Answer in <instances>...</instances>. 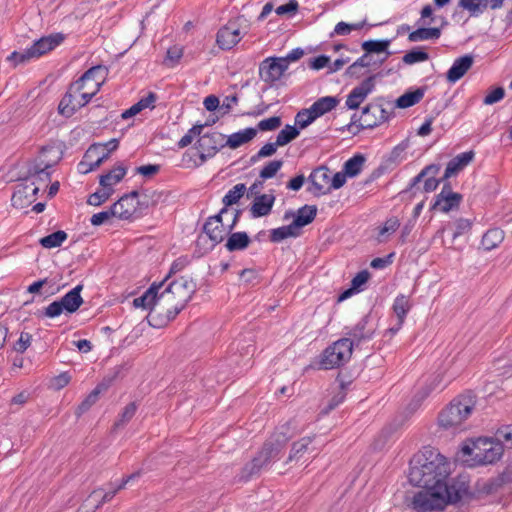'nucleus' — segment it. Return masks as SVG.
Returning <instances> with one entry per match:
<instances>
[{
  "instance_id": "1",
  "label": "nucleus",
  "mask_w": 512,
  "mask_h": 512,
  "mask_svg": "<svg viewBox=\"0 0 512 512\" xmlns=\"http://www.w3.org/2000/svg\"><path fill=\"white\" fill-rule=\"evenodd\" d=\"M449 463L436 449L424 447L410 461L408 479L413 486L423 490L413 496L412 508L416 512L443 510L447 505H456L471 500L472 493L463 481H447Z\"/></svg>"
},
{
  "instance_id": "2",
  "label": "nucleus",
  "mask_w": 512,
  "mask_h": 512,
  "mask_svg": "<svg viewBox=\"0 0 512 512\" xmlns=\"http://www.w3.org/2000/svg\"><path fill=\"white\" fill-rule=\"evenodd\" d=\"M476 405V395L467 391L455 397L438 415V424L443 429L456 430L471 416Z\"/></svg>"
},
{
  "instance_id": "3",
  "label": "nucleus",
  "mask_w": 512,
  "mask_h": 512,
  "mask_svg": "<svg viewBox=\"0 0 512 512\" xmlns=\"http://www.w3.org/2000/svg\"><path fill=\"white\" fill-rule=\"evenodd\" d=\"M464 456H469L473 466L493 464L503 455V444L489 438H478L461 448Z\"/></svg>"
},
{
  "instance_id": "4",
  "label": "nucleus",
  "mask_w": 512,
  "mask_h": 512,
  "mask_svg": "<svg viewBox=\"0 0 512 512\" xmlns=\"http://www.w3.org/2000/svg\"><path fill=\"white\" fill-rule=\"evenodd\" d=\"M352 344L347 339H338L333 342L319 356L318 368L330 370L347 363L352 356Z\"/></svg>"
},
{
  "instance_id": "5",
  "label": "nucleus",
  "mask_w": 512,
  "mask_h": 512,
  "mask_svg": "<svg viewBox=\"0 0 512 512\" xmlns=\"http://www.w3.org/2000/svg\"><path fill=\"white\" fill-rule=\"evenodd\" d=\"M197 290V284L192 278L180 277L172 281L161 293L160 296L167 298L171 302V298L181 306H185L192 299Z\"/></svg>"
},
{
  "instance_id": "6",
  "label": "nucleus",
  "mask_w": 512,
  "mask_h": 512,
  "mask_svg": "<svg viewBox=\"0 0 512 512\" xmlns=\"http://www.w3.org/2000/svg\"><path fill=\"white\" fill-rule=\"evenodd\" d=\"M290 438L291 435L289 434V425H282L263 444L258 454L261 455V457L265 459L268 465L271 466L275 461L279 459L281 452L285 448Z\"/></svg>"
},
{
  "instance_id": "7",
  "label": "nucleus",
  "mask_w": 512,
  "mask_h": 512,
  "mask_svg": "<svg viewBox=\"0 0 512 512\" xmlns=\"http://www.w3.org/2000/svg\"><path fill=\"white\" fill-rule=\"evenodd\" d=\"M345 337L352 344V349L360 348L363 344L370 341L376 331L375 325L372 323L370 314L364 315L353 327H346Z\"/></svg>"
},
{
  "instance_id": "8",
  "label": "nucleus",
  "mask_w": 512,
  "mask_h": 512,
  "mask_svg": "<svg viewBox=\"0 0 512 512\" xmlns=\"http://www.w3.org/2000/svg\"><path fill=\"white\" fill-rule=\"evenodd\" d=\"M123 367H114L97 386L86 396V398L78 405L75 414L80 417L82 414L87 412L99 399V395L107 391L113 382L119 377Z\"/></svg>"
},
{
  "instance_id": "9",
  "label": "nucleus",
  "mask_w": 512,
  "mask_h": 512,
  "mask_svg": "<svg viewBox=\"0 0 512 512\" xmlns=\"http://www.w3.org/2000/svg\"><path fill=\"white\" fill-rule=\"evenodd\" d=\"M224 135L219 132L207 133L197 140L196 148L199 151L200 163L204 164L209 158H212L216 153L226 146L223 143Z\"/></svg>"
},
{
  "instance_id": "10",
  "label": "nucleus",
  "mask_w": 512,
  "mask_h": 512,
  "mask_svg": "<svg viewBox=\"0 0 512 512\" xmlns=\"http://www.w3.org/2000/svg\"><path fill=\"white\" fill-rule=\"evenodd\" d=\"M381 73L373 74L366 77L358 86L354 87L346 99V107L350 110H356L360 104L375 89L376 79L381 77Z\"/></svg>"
},
{
  "instance_id": "11",
  "label": "nucleus",
  "mask_w": 512,
  "mask_h": 512,
  "mask_svg": "<svg viewBox=\"0 0 512 512\" xmlns=\"http://www.w3.org/2000/svg\"><path fill=\"white\" fill-rule=\"evenodd\" d=\"M391 112L386 110L383 105L370 103L362 109L363 123H360V129H373L387 121Z\"/></svg>"
},
{
  "instance_id": "12",
  "label": "nucleus",
  "mask_w": 512,
  "mask_h": 512,
  "mask_svg": "<svg viewBox=\"0 0 512 512\" xmlns=\"http://www.w3.org/2000/svg\"><path fill=\"white\" fill-rule=\"evenodd\" d=\"M279 58L280 57H268L259 65L260 79L270 85L278 81L287 70L286 66Z\"/></svg>"
},
{
  "instance_id": "13",
  "label": "nucleus",
  "mask_w": 512,
  "mask_h": 512,
  "mask_svg": "<svg viewBox=\"0 0 512 512\" xmlns=\"http://www.w3.org/2000/svg\"><path fill=\"white\" fill-rule=\"evenodd\" d=\"M307 180L311 184L307 189L308 192L315 197L326 195L328 191L324 186L331 180V171L326 166H319L312 170Z\"/></svg>"
},
{
  "instance_id": "14",
  "label": "nucleus",
  "mask_w": 512,
  "mask_h": 512,
  "mask_svg": "<svg viewBox=\"0 0 512 512\" xmlns=\"http://www.w3.org/2000/svg\"><path fill=\"white\" fill-rule=\"evenodd\" d=\"M164 281L159 283L154 282L151 286L139 297L133 300V305L136 308H143L148 310L149 313L157 311L159 301L163 299L160 296L159 290L163 286Z\"/></svg>"
},
{
  "instance_id": "15",
  "label": "nucleus",
  "mask_w": 512,
  "mask_h": 512,
  "mask_svg": "<svg viewBox=\"0 0 512 512\" xmlns=\"http://www.w3.org/2000/svg\"><path fill=\"white\" fill-rule=\"evenodd\" d=\"M241 40L240 28L237 22L229 21L219 29L216 42L223 50L232 49Z\"/></svg>"
},
{
  "instance_id": "16",
  "label": "nucleus",
  "mask_w": 512,
  "mask_h": 512,
  "mask_svg": "<svg viewBox=\"0 0 512 512\" xmlns=\"http://www.w3.org/2000/svg\"><path fill=\"white\" fill-rule=\"evenodd\" d=\"M65 38L66 35L61 32L52 33L34 41L33 45L29 47V49L34 58H39L59 46Z\"/></svg>"
},
{
  "instance_id": "17",
  "label": "nucleus",
  "mask_w": 512,
  "mask_h": 512,
  "mask_svg": "<svg viewBox=\"0 0 512 512\" xmlns=\"http://www.w3.org/2000/svg\"><path fill=\"white\" fill-rule=\"evenodd\" d=\"M83 89L84 88L77 81L70 84L58 106V110L61 115L71 117L78 111L77 96Z\"/></svg>"
},
{
  "instance_id": "18",
  "label": "nucleus",
  "mask_w": 512,
  "mask_h": 512,
  "mask_svg": "<svg viewBox=\"0 0 512 512\" xmlns=\"http://www.w3.org/2000/svg\"><path fill=\"white\" fill-rule=\"evenodd\" d=\"M184 308L185 306L175 302L165 313L158 310L148 313L147 320L152 327L162 328L173 321Z\"/></svg>"
},
{
  "instance_id": "19",
  "label": "nucleus",
  "mask_w": 512,
  "mask_h": 512,
  "mask_svg": "<svg viewBox=\"0 0 512 512\" xmlns=\"http://www.w3.org/2000/svg\"><path fill=\"white\" fill-rule=\"evenodd\" d=\"M275 200L276 196L274 195V190H271L270 193L267 194L256 195L250 206L251 216L253 218H260L269 215Z\"/></svg>"
},
{
  "instance_id": "20",
  "label": "nucleus",
  "mask_w": 512,
  "mask_h": 512,
  "mask_svg": "<svg viewBox=\"0 0 512 512\" xmlns=\"http://www.w3.org/2000/svg\"><path fill=\"white\" fill-rule=\"evenodd\" d=\"M316 215L317 207L315 205H304L298 209L296 214H294L291 210L286 211L284 214V219L287 220L294 216L292 225L296 228L297 231H300L301 228L312 223Z\"/></svg>"
},
{
  "instance_id": "21",
  "label": "nucleus",
  "mask_w": 512,
  "mask_h": 512,
  "mask_svg": "<svg viewBox=\"0 0 512 512\" xmlns=\"http://www.w3.org/2000/svg\"><path fill=\"white\" fill-rule=\"evenodd\" d=\"M270 467L264 458L258 453L251 461L246 463L238 474L239 482H248L254 477H258L263 470H267Z\"/></svg>"
},
{
  "instance_id": "22",
  "label": "nucleus",
  "mask_w": 512,
  "mask_h": 512,
  "mask_svg": "<svg viewBox=\"0 0 512 512\" xmlns=\"http://www.w3.org/2000/svg\"><path fill=\"white\" fill-rule=\"evenodd\" d=\"M473 63L474 57L471 54H465L455 59L452 66L446 73L447 81L450 83H455L460 80L472 67Z\"/></svg>"
},
{
  "instance_id": "23",
  "label": "nucleus",
  "mask_w": 512,
  "mask_h": 512,
  "mask_svg": "<svg viewBox=\"0 0 512 512\" xmlns=\"http://www.w3.org/2000/svg\"><path fill=\"white\" fill-rule=\"evenodd\" d=\"M31 186H34V181H23L16 186L15 191L11 197V203L13 207L23 209L33 203V194H30L29 190Z\"/></svg>"
},
{
  "instance_id": "24",
  "label": "nucleus",
  "mask_w": 512,
  "mask_h": 512,
  "mask_svg": "<svg viewBox=\"0 0 512 512\" xmlns=\"http://www.w3.org/2000/svg\"><path fill=\"white\" fill-rule=\"evenodd\" d=\"M473 151H467L453 157L446 166L442 180H448L450 177L457 175L464 169L474 158Z\"/></svg>"
},
{
  "instance_id": "25",
  "label": "nucleus",
  "mask_w": 512,
  "mask_h": 512,
  "mask_svg": "<svg viewBox=\"0 0 512 512\" xmlns=\"http://www.w3.org/2000/svg\"><path fill=\"white\" fill-rule=\"evenodd\" d=\"M463 196L462 194H448V196L436 195L430 210H438L443 213H448L452 210L458 209Z\"/></svg>"
},
{
  "instance_id": "26",
  "label": "nucleus",
  "mask_w": 512,
  "mask_h": 512,
  "mask_svg": "<svg viewBox=\"0 0 512 512\" xmlns=\"http://www.w3.org/2000/svg\"><path fill=\"white\" fill-rule=\"evenodd\" d=\"M390 44H391V39L366 40V41L362 42L361 48H362V50L367 52V54L385 53L386 55L384 58H382L378 62L373 63L374 65L381 66L388 59V57L392 54L388 50Z\"/></svg>"
},
{
  "instance_id": "27",
  "label": "nucleus",
  "mask_w": 512,
  "mask_h": 512,
  "mask_svg": "<svg viewBox=\"0 0 512 512\" xmlns=\"http://www.w3.org/2000/svg\"><path fill=\"white\" fill-rule=\"evenodd\" d=\"M129 215V210L122 211L115 202L107 210L92 215L90 222L93 226H100L112 217H117L119 219H129Z\"/></svg>"
},
{
  "instance_id": "28",
  "label": "nucleus",
  "mask_w": 512,
  "mask_h": 512,
  "mask_svg": "<svg viewBox=\"0 0 512 512\" xmlns=\"http://www.w3.org/2000/svg\"><path fill=\"white\" fill-rule=\"evenodd\" d=\"M427 91V86H421L415 90H407L404 94L399 96L395 101V107L406 109L419 103Z\"/></svg>"
},
{
  "instance_id": "29",
  "label": "nucleus",
  "mask_w": 512,
  "mask_h": 512,
  "mask_svg": "<svg viewBox=\"0 0 512 512\" xmlns=\"http://www.w3.org/2000/svg\"><path fill=\"white\" fill-rule=\"evenodd\" d=\"M82 289L83 285L78 284L60 299L65 312L72 314L83 304V298L81 297Z\"/></svg>"
},
{
  "instance_id": "30",
  "label": "nucleus",
  "mask_w": 512,
  "mask_h": 512,
  "mask_svg": "<svg viewBox=\"0 0 512 512\" xmlns=\"http://www.w3.org/2000/svg\"><path fill=\"white\" fill-rule=\"evenodd\" d=\"M339 103V99L334 96H325L317 99L309 108V112L315 119L332 111Z\"/></svg>"
},
{
  "instance_id": "31",
  "label": "nucleus",
  "mask_w": 512,
  "mask_h": 512,
  "mask_svg": "<svg viewBox=\"0 0 512 512\" xmlns=\"http://www.w3.org/2000/svg\"><path fill=\"white\" fill-rule=\"evenodd\" d=\"M107 74V68L103 65H96L89 68L85 71L82 76H80L76 81L85 88V85L88 82H91L92 87L94 83H100V87L102 86L105 76Z\"/></svg>"
},
{
  "instance_id": "32",
  "label": "nucleus",
  "mask_w": 512,
  "mask_h": 512,
  "mask_svg": "<svg viewBox=\"0 0 512 512\" xmlns=\"http://www.w3.org/2000/svg\"><path fill=\"white\" fill-rule=\"evenodd\" d=\"M256 135L257 129L248 127L229 135L225 144L231 149H236L254 139Z\"/></svg>"
},
{
  "instance_id": "33",
  "label": "nucleus",
  "mask_w": 512,
  "mask_h": 512,
  "mask_svg": "<svg viewBox=\"0 0 512 512\" xmlns=\"http://www.w3.org/2000/svg\"><path fill=\"white\" fill-rule=\"evenodd\" d=\"M251 243V239L246 232H234L229 233L225 244L226 249L229 252L243 251Z\"/></svg>"
},
{
  "instance_id": "34",
  "label": "nucleus",
  "mask_w": 512,
  "mask_h": 512,
  "mask_svg": "<svg viewBox=\"0 0 512 512\" xmlns=\"http://www.w3.org/2000/svg\"><path fill=\"white\" fill-rule=\"evenodd\" d=\"M127 168L118 164L112 170L102 174L99 178L101 187L113 188V185L119 183L126 175Z\"/></svg>"
},
{
  "instance_id": "35",
  "label": "nucleus",
  "mask_w": 512,
  "mask_h": 512,
  "mask_svg": "<svg viewBox=\"0 0 512 512\" xmlns=\"http://www.w3.org/2000/svg\"><path fill=\"white\" fill-rule=\"evenodd\" d=\"M441 33V28L439 27H419L408 35V40L410 42L437 40L440 38Z\"/></svg>"
},
{
  "instance_id": "36",
  "label": "nucleus",
  "mask_w": 512,
  "mask_h": 512,
  "mask_svg": "<svg viewBox=\"0 0 512 512\" xmlns=\"http://www.w3.org/2000/svg\"><path fill=\"white\" fill-rule=\"evenodd\" d=\"M314 437L305 436L292 444L289 456L286 460V464L292 461H298L303 455L309 450V446L312 443Z\"/></svg>"
},
{
  "instance_id": "37",
  "label": "nucleus",
  "mask_w": 512,
  "mask_h": 512,
  "mask_svg": "<svg viewBox=\"0 0 512 512\" xmlns=\"http://www.w3.org/2000/svg\"><path fill=\"white\" fill-rule=\"evenodd\" d=\"M413 304L409 296L399 294L393 302L392 310L396 315V318L400 322H405L406 316L411 310Z\"/></svg>"
},
{
  "instance_id": "38",
  "label": "nucleus",
  "mask_w": 512,
  "mask_h": 512,
  "mask_svg": "<svg viewBox=\"0 0 512 512\" xmlns=\"http://www.w3.org/2000/svg\"><path fill=\"white\" fill-rule=\"evenodd\" d=\"M488 0H459L458 7L467 11L471 17H479L488 8Z\"/></svg>"
},
{
  "instance_id": "39",
  "label": "nucleus",
  "mask_w": 512,
  "mask_h": 512,
  "mask_svg": "<svg viewBox=\"0 0 512 512\" xmlns=\"http://www.w3.org/2000/svg\"><path fill=\"white\" fill-rule=\"evenodd\" d=\"M84 158L90 160V164L95 170L108 159V153H104L101 144H92L85 152Z\"/></svg>"
},
{
  "instance_id": "40",
  "label": "nucleus",
  "mask_w": 512,
  "mask_h": 512,
  "mask_svg": "<svg viewBox=\"0 0 512 512\" xmlns=\"http://www.w3.org/2000/svg\"><path fill=\"white\" fill-rule=\"evenodd\" d=\"M203 231L207 234V236L214 243V245L221 243L224 240V238L230 233L228 232V226L225 227L224 224L211 225V222L204 223Z\"/></svg>"
},
{
  "instance_id": "41",
  "label": "nucleus",
  "mask_w": 512,
  "mask_h": 512,
  "mask_svg": "<svg viewBox=\"0 0 512 512\" xmlns=\"http://www.w3.org/2000/svg\"><path fill=\"white\" fill-rule=\"evenodd\" d=\"M504 239V232L499 228L489 229L482 237L481 244L485 250H492Z\"/></svg>"
},
{
  "instance_id": "42",
  "label": "nucleus",
  "mask_w": 512,
  "mask_h": 512,
  "mask_svg": "<svg viewBox=\"0 0 512 512\" xmlns=\"http://www.w3.org/2000/svg\"><path fill=\"white\" fill-rule=\"evenodd\" d=\"M365 160L366 159L363 154L357 153L344 163L343 171L348 175V177H355L361 172Z\"/></svg>"
},
{
  "instance_id": "43",
  "label": "nucleus",
  "mask_w": 512,
  "mask_h": 512,
  "mask_svg": "<svg viewBox=\"0 0 512 512\" xmlns=\"http://www.w3.org/2000/svg\"><path fill=\"white\" fill-rule=\"evenodd\" d=\"M299 235L300 231H297L296 228L291 223L289 225L272 229L270 232V241L278 243L289 237H298Z\"/></svg>"
},
{
  "instance_id": "44",
  "label": "nucleus",
  "mask_w": 512,
  "mask_h": 512,
  "mask_svg": "<svg viewBox=\"0 0 512 512\" xmlns=\"http://www.w3.org/2000/svg\"><path fill=\"white\" fill-rule=\"evenodd\" d=\"M246 191H247V187L244 183L236 184L222 198L223 205L226 208H228L234 204H237L239 202V200L244 196Z\"/></svg>"
},
{
  "instance_id": "45",
  "label": "nucleus",
  "mask_w": 512,
  "mask_h": 512,
  "mask_svg": "<svg viewBox=\"0 0 512 512\" xmlns=\"http://www.w3.org/2000/svg\"><path fill=\"white\" fill-rule=\"evenodd\" d=\"M66 239L67 233L63 230H58L47 236L42 237L39 240V243L42 247L51 249L60 247Z\"/></svg>"
},
{
  "instance_id": "46",
  "label": "nucleus",
  "mask_w": 512,
  "mask_h": 512,
  "mask_svg": "<svg viewBox=\"0 0 512 512\" xmlns=\"http://www.w3.org/2000/svg\"><path fill=\"white\" fill-rule=\"evenodd\" d=\"M300 134V130L296 126L285 125V127L278 133L276 137L277 144L281 146H285L294 139H296Z\"/></svg>"
},
{
  "instance_id": "47",
  "label": "nucleus",
  "mask_w": 512,
  "mask_h": 512,
  "mask_svg": "<svg viewBox=\"0 0 512 512\" xmlns=\"http://www.w3.org/2000/svg\"><path fill=\"white\" fill-rule=\"evenodd\" d=\"M137 411V404L135 402H131L124 407L122 412L119 414L118 420L114 423L112 431L119 429L120 427L125 426L135 415Z\"/></svg>"
},
{
  "instance_id": "48",
  "label": "nucleus",
  "mask_w": 512,
  "mask_h": 512,
  "mask_svg": "<svg viewBox=\"0 0 512 512\" xmlns=\"http://www.w3.org/2000/svg\"><path fill=\"white\" fill-rule=\"evenodd\" d=\"M50 167L51 166L49 164H46L44 166H42V164L31 165V166H29V168L27 170V176L25 178H23L22 181H26V182L35 181L34 180L35 177L41 176V175L45 176V180H50L51 173L48 171V169Z\"/></svg>"
},
{
  "instance_id": "49",
  "label": "nucleus",
  "mask_w": 512,
  "mask_h": 512,
  "mask_svg": "<svg viewBox=\"0 0 512 512\" xmlns=\"http://www.w3.org/2000/svg\"><path fill=\"white\" fill-rule=\"evenodd\" d=\"M50 167L51 166L49 164H46L44 166H42V164L31 165V166H29V168L27 170V176L25 178H23L22 181H26V182L35 181L34 180L35 177L41 176V175L45 176V180H50L51 173L48 171V169Z\"/></svg>"
},
{
  "instance_id": "50",
  "label": "nucleus",
  "mask_w": 512,
  "mask_h": 512,
  "mask_svg": "<svg viewBox=\"0 0 512 512\" xmlns=\"http://www.w3.org/2000/svg\"><path fill=\"white\" fill-rule=\"evenodd\" d=\"M429 59V54L421 49L420 47H416L408 51L402 58V61L407 65H412L419 62H424Z\"/></svg>"
},
{
  "instance_id": "51",
  "label": "nucleus",
  "mask_w": 512,
  "mask_h": 512,
  "mask_svg": "<svg viewBox=\"0 0 512 512\" xmlns=\"http://www.w3.org/2000/svg\"><path fill=\"white\" fill-rule=\"evenodd\" d=\"M113 193V188L102 187V189L97 190L88 197L87 203L92 206H100L106 202Z\"/></svg>"
},
{
  "instance_id": "52",
  "label": "nucleus",
  "mask_w": 512,
  "mask_h": 512,
  "mask_svg": "<svg viewBox=\"0 0 512 512\" xmlns=\"http://www.w3.org/2000/svg\"><path fill=\"white\" fill-rule=\"evenodd\" d=\"M34 57L31 54L29 48L25 49L23 52L13 51L7 58L6 61L10 63V65L15 68L20 64H25Z\"/></svg>"
},
{
  "instance_id": "53",
  "label": "nucleus",
  "mask_w": 512,
  "mask_h": 512,
  "mask_svg": "<svg viewBox=\"0 0 512 512\" xmlns=\"http://www.w3.org/2000/svg\"><path fill=\"white\" fill-rule=\"evenodd\" d=\"M282 166H283L282 160L270 161L267 165H265L261 169V171L259 173V177L263 180L273 178L277 174V172L281 169Z\"/></svg>"
},
{
  "instance_id": "54",
  "label": "nucleus",
  "mask_w": 512,
  "mask_h": 512,
  "mask_svg": "<svg viewBox=\"0 0 512 512\" xmlns=\"http://www.w3.org/2000/svg\"><path fill=\"white\" fill-rule=\"evenodd\" d=\"M505 485L504 482L500 480V477L497 475L483 483L480 491L486 495L495 494L500 491Z\"/></svg>"
},
{
  "instance_id": "55",
  "label": "nucleus",
  "mask_w": 512,
  "mask_h": 512,
  "mask_svg": "<svg viewBox=\"0 0 512 512\" xmlns=\"http://www.w3.org/2000/svg\"><path fill=\"white\" fill-rule=\"evenodd\" d=\"M182 56H183V48L182 47H180V46L170 47L167 50L166 57L164 59V64L167 67L172 68L178 64V62L182 58Z\"/></svg>"
},
{
  "instance_id": "56",
  "label": "nucleus",
  "mask_w": 512,
  "mask_h": 512,
  "mask_svg": "<svg viewBox=\"0 0 512 512\" xmlns=\"http://www.w3.org/2000/svg\"><path fill=\"white\" fill-rule=\"evenodd\" d=\"M455 231L452 234V239L455 240L461 235L468 233L472 228V221L466 218H458L454 222Z\"/></svg>"
},
{
  "instance_id": "57",
  "label": "nucleus",
  "mask_w": 512,
  "mask_h": 512,
  "mask_svg": "<svg viewBox=\"0 0 512 512\" xmlns=\"http://www.w3.org/2000/svg\"><path fill=\"white\" fill-rule=\"evenodd\" d=\"M496 438L503 444V448L512 449V425L499 428L496 432Z\"/></svg>"
},
{
  "instance_id": "58",
  "label": "nucleus",
  "mask_w": 512,
  "mask_h": 512,
  "mask_svg": "<svg viewBox=\"0 0 512 512\" xmlns=\"http://www.w3.org/2000/svg\"><path fill=\"white\" fill-rule=\"evenodd\" d=\"M90 91H84V89L78 93L80 99L77 101L78 110L86 106L91 99L99 92L100 83H94V86L89 88Z\"/></svg>"
},
{
  "instance_id": "59",
  "label": "nucleus",
  "mask_w": 512,
  "mask_h": 512,
  "mask_svg": "<svg viewBox=\"0 0 512 512\" xmlns=\"http://www.w3.org/2000/svg\"><path fill=\"white\" fill-rule=\"evenodd\" d=\"M315 120L308 108L300 110L295 116V124L299 127L298 129L306 128Z\"/></svg>"
},
{
  "instance_id": "60",
  "label": "nucleus",
  "mask_w": 512,
  "mask_h": 512,
  "mask_svg": "<svg viewBox=\"0 0 512 512\" xmlns=\"http://www.w3.org/2000/svg\"><path fill=\"white\" fill-rule=\"evenodd\" d=\"M281 118L279 116H272L270 118L261 120L257 124V131H273L281 126Z\"/></svg>"
},
{
  "instance_id": "61",
  "label": "nucleus",
  "mask_w": 512,
  "mask_h": 512,
  "mask_svg": "<svg viewBox=\"0 0 512 512\" xmlns=\"http://www.w3.org/2000/svg\"><path fill=\"white\" fill-rule=\"evenodd\" d=\"M341 373L338 374L337 376V380L340 381V388H341V392L338 393L337 395H335L329 402L328 404V410H332L334 409L335 407H337L340 403L343 402L344 398H345V390L347 388V386L350 384V382H345L344 380L341 379Z\"/></svg>"
},
{
  "instance_id": "62",
  "label": "nucleus",
  "mask_w": 512,
  "mask_h": 512,
  "mask_svg": "<svg viewBox=\"0 0 512 512\" xmlns=\"http://www.w3.org/2000/svg\"><path fill=\"white\" fill-rule=\"evenodd\" d=\"M505 96V90L503 87H496L491 90L483 99L485 105H493L501 101Z\"/></svg>"
},
{
  "instance_id": "63",
  "label": "nucleus",
  "mask_w": 512,
  "mask_h": 512,
  "mask_svg": "<svg viewBox=\"0 0 512 512\" xmlns=\"http://www.w3.org/2000/svg\"><path fill=\"white\" fill-rule=\"evenodd\" d=\"M32 335L28 332H21L18 341L14 344L13 349L17 353H24L31 345Z\"/></svg>"
},
{
  "instance_id": "64",
  "label": "nucleus",
  "mask_w": 512,
  "mask_h": 512,
  "mask_svg": "<svg viewBox=\"0 0 512 512\" xmlns=\"http://www.w3.org/2000/svg\"><path fill=\"white\" fill-rule=\"evenodd\" d=\"M65 311L60 300L50 303L42 312V315L48 318H55L60 316Z\"/></svg>"
}]
</instances>
